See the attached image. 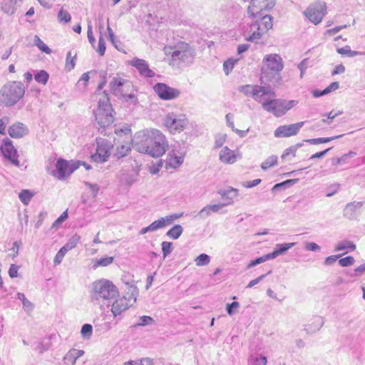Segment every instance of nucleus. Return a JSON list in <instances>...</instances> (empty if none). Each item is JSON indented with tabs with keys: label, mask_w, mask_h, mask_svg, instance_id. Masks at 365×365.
<instances>
[{
	"label": "nucleus",
	"mask_w": 365,
	"mask_h": 365,
	"mask_svg": "<svg viewBox=\"0 0 365 365\" xmlns=\"http://www.w3.org/2000/svg\"><path fill=\"white\" fill-rule=\"evenodd\" d=\"M295 243H284V244H277L276 245L274 250L272 252L269 253V257H271L272 259L276 258L280 255L284 254L285 252H287L288 250L294 247Z\"/></svg>",
	"instance_id": "nucleus-28"
},
{
	"label": "nucleus",
	"mask_w": 365,
	"mask_h": 365,
	"mask_svg": "<svg viewBox=\"0 0 365 365\" xmlns=\"http://www.w3.org/2000/svg\"><path fill=\"white\" fill-rule=\"evenodd\" d=\"M25 87L20 81H11L0 91V104L10 107L19 102L24 96Z\"/></svg>",
	"instance_id": "nucleus-7"
},
{
	"label": "nucleus",
	"mask_w": 365,
	"mask_h": 365,
	"mask_svg": "<svg viewBox=\"0 0 365 365\" xmlns=\"http://www.w3.org/2000/svg\"><path fill=\"white\" fill-rule=\"evenodd\" d=\"M58 19L60 22L68 23L71 21V17L70 14L64 11L63 9H61L58 14Z\"/></svg>",
	"instance_id": "nucleus-49"
},
{
	"label": "nucleus",
	"mask_w": 365,
	"mask_h": 365,
	"mask_svg": "<svg viewBox=\"0 0 365 365\" xmlns=\"http://www.w3.org/2000/svg\"><path fill=\"white\" fill-rule=\"evenodd\" d=\"M297 101L294 100L291 101H285L282 99V107L281 110L283 111V115L286 114V113L290 110L291 108H294L297 104Z\"/></svg>",
	"instance_id": "nucleus-44"
},
{
	"label": "nucleus",
	"mask_w": 365,
	"mask_h": 365,
	"mask_svg": "<svg viewBox=\"0 0 365 365\" xmlns=\"http://www.w3.org/2000/svg\"><path fill=\"white\" fill-rule=\"evenodd\" d=\"M93 333V327L89 324H85L83 325L81 334L83 338L88 339L91 336Z\"/></svg>",
	"instance_id": "nucleus-46"
},
{
	"label": "nucleus",
	"mask_w": 365,
	"mask_h": 365,
	"mask_svg": "<svg viewBox=\"0 0 365 365\" xmlns=\"http://www.w3.org/2000/svg\"><path fill=\"white\" fill-rule=\"evenodd\" d=\"M34 45L36 46L40 51L47 54L51 53V50L49 47L43 43V41L38 36H35L34 39Z\"/></svg>",
	"instance_id": "nucleus-37"
},
{
	"label": "nucleus",
	"mask_w": 365,
	"mask_h": 365,
	"mask_svg": "<svg viewBox=\"0 0 365 365\" xmlns=\"http://www.w3.org/2000/svg\"><path fill=\"white\" fill-rule=\"evenodd\" d=\"M81 237L76 234L73 235L66 243L63 247H62L66 252L73 249L76 247L77 244L79 242Z\"/></svg>",
	"instance_id": "nucleus-35"
},
{
	"label": "nucleus",
	"mask_w": 365,
	"mask_h": 365,
	"mask_svg": "<svg viewBox=\"0 0 365 365\" xmlns=\"http://www.w3.org/2000/svg\"><path fill=\"white\" fill-rule=\"evenodd\" d=\"M188 120L185 115L168 113L164 118V125L173 134L182 132L187 125Z\"/></svg>",
	"instance_id": "nucleus-10"
},
{
	"label": "nucleus",
	"mask_w": 365,
	"mask_h": 365,
	"mask_svg": "<svg viewBox=\"0 0 365 365\" xmlns=\"http://www.w3.org/2000/svg\"><path fill=\"white\" fill-rule=\"evenodd\" d=\"M262 108L268 113H272L274 116L279 118L283 116V111L281 110L282 99L280 98H267L262 103Z\"/></svg>",
	"instance_id": "nucleus-17"
},
{
	"label": "nucleus",
	"mask_w": 365,
	"mask_h": 365,
	"mask_svg": "<svg viewBox=\"0 0 365 365\" xmlns=\"http://www.w3.org/2000/svg\"><path fill=\"white\" fill-rule=\"evenodd\" d=\"M267 363V359L266 356H251L249 359L248 365H266Z\"/></svg>",
	"instance_id": "nucleus-41"
},
{
	"label": "nucleus",
	"mask_w": 365,
	"mask_h": 365,
	"mask_svg": "<svg viewBox=\"0 0 365 365\" xmlns=\"http://www.w3.org/2000/svg\"><path fill=\"white\" fill-rule=\"evenodd\" d=\"M106 43L102 36L99 38L98 40V52L100 56H103L106 51Z\"/></svg>",
	"instance_id": "nucleus-62"
},
{
	"label": "nucleus",
	"mask_w": 365,
	"mask_h": 365,
	"mask_svg": "<svg viewBox=\"0 0 365 365\" xmlns=\"http://www.w3.org/2000/svg\"><path fill=\"white\" fill-rule=\"evenodd\" d=\"M0 149L2 155L6 160L12 165L20 167V162L18 160L19 155L11 140L9 138H4Z\"/></svg>",
	"instance_id": "nucleus-12"
},
{
	"label": "nucleus",
	"mask_w": 365,
	"mask_h": 365,
	"mask_svg": "<svg viewBox=\"0 0 365 365\" xmlns=\"http://www.w3.org/2000/svg\"><path fill=\"white\" fill-rule=\"evenodd\" d=\"M76 56V55H75L73 57H72L71 51L68 52V53H67L66 66V68H68V71H71L75 67V65H76V63H75Z\"/></svg>",
	"instance_id": "nucleus-51"
},
{
	"label": "nucleus",
	"mask_w": 365,
	"mask_h": 365,
	"mask_svg": "<svg viewBox=\"0 0 365 365\" xmlns=\"http://www.w3.org/2000/svg\"><path fill=\"white\" fill-rule=\"evenodd\" d=\"M130 65L135 67L143 77L151 78L155 75L154 71L150 69L148 62L144 59L133 58L130 61Z\"/></svg>",
	"instance_id": "nucleus-19"
},
{
	"label": "nucleus",
	"mask_w": 365,
	"mask_h": 365,
	"mask_svg": "<svg viewBox=\"0 0 365 365\" xmlns=\"http://www.w3.org/2000/svg\"><path fill=\"white\" fill-rule=\"evenodd\" d=\"M135 365H153L152 360L149 358H144L139 361H133Z\"/></svg>",
	"instance_id": "nucleus-64"
},
{
	"label": "nucleus",
	"mask_w": 365,
	"mask_h": 365,
	"mask_svg": "<svg viewBox=\"0 0 365 365\" xmlns=\"http://www.w3.org/2000/svg\"><path fill=\"white\" fill-rule=\"evenodd\" d=\"M183 232V228L180 225H175L171 229H170L166 235L173 240L178 239Z\"/></svg>",
	"instance_id": "nucleus-34"
},
{
	"label": "nucleus",
	"mask_w": 365,
	"mask_h": 365,
	"mask_svg": "<svg viewBox=\"0 0 365 365\" xmlns=\"http://www.w3.org/2000/svg\"><path fill=\"white\" fill-rule=\"evenodd\" d=\"M80 163L81 161L69 162L62 158L58 159L56 164L58 178L61 180L69 175L79 168Z\"/></svg>",
	"instance_id": "nucleus-14"
},
{
	"label": "nucleus",
	"mask_w": 365,
	"mask_h": 365,
	"mask_svg": "<svg viewBox=\"0 0 365 365\" xmlns=\"http://www.w3.org/2000/svg\"><path fill=\"white\" fill-rule=\"evenodd\" d=\"M112 112L113 109L110 103L108 94L103 91L102 98L98 101V106L94 111L95 126L101 133H103L106 128L113 123L114 117Z\"/></svg>",
	"instance_id": "nucleus-4"
},
{
	"label": "nucleus",
	"mask_w": 365,
	"mask_h": 365,
	"mask_svg": "<svg viewBox=\"0 0 365 365\" xmlns=\"http://www.w3.org/2000/svg\"><path fill=\"white\" fill-rule=\"evenodd\" d=\"M140 322L137 324V326H147L152 324L154 322V319L149 316H143L140 318Z\"/></svg>",
	"instance_id": "nucleus-55"
},
{
	"label": "nucleus",
	"mask_w": 365,
	"mask_h": 365,
	"mask_svg": "<svg viewBox=\"0 0 365 365\" xmlns=\"http://www.w3.org/2000/svg\"><path fill=\"white\" fill-rule=\"evenodd\" d=\"M17 1L18 0H3L1 4L2 11L9 15L14 14Z\"/></svg>",
	"instance_id": "nucleus-31"
},
{
	"label": "nucleus",
	"mask_w": 365,
	"mask_h": 365,
	"mask_svg": "<svg viewBox=\"0 0 365 365\" xmlns=\"http://www.w3.org/2000/svg\"><path fill=\"white\" fill-rule=\"evenodd\" d=\"M337 52L341 55H346L349 56H354L356 54V52L351 51L350 47L348 46L338 48Z\"/></svg>",
	"instance_id": "nucleus-56"
},
{
	"label": "nucleus",
	"mask_w": 365,
	"mask_h": 365,
	"mask_svg": "<svg viewBox=\"0 0 365 365\" xmlns=\"http://www.w3.org/2000/svg\"><path fill=\"white\" fill-rule=\"evenodd\" d=\"M34 195L29 190H23L19 192V197L22 203L28 205L33 197Z\"/></svg>",
	"instance_id": "nucleus-40"
},
{
	"label": "nucleus",
	"mask_w": 365,
	"mask_h": 365,
	"mask_svg": "<svg viewBox=\"0 0 365 365\" xmlns=\"http://www.w3.org/2000/svg\"><path fill=\"white\" fill-rule=\"evenodd\" d=\"M138 173L134 169L125 170H122L119 175L120 182L125 185L130 186L138 179Z\"/></svg>",
	"instance_id": "nucleus-22"
},
{
	"label": "nucleus",
	"mask_w": 365,
	"mask_h": 365,
	"mask_svg": "<svg viewBox=\"0 0 365 365\" xmlns=\"http://www.w3.org/2000/svg\"><path fill=\"white\" fill-rule=\"evenodd\" d=\"M308 59H304L298 65V68L300 70V78L303 77V75L305 72V70L308 67Z\"/></svg>",
	"instance_id": "nucleus-60"
},
{
	"label": "nucleus",
	"mask_w": 365,
	"mask_h": 365,
	"mask_svg": "<svg viewBox=\"0 0 365 365\" xmlns=\"http://www.w3.org/2000/svg\"><path fill=\"white\" fill-rule=\"evenodd\" d=\"M133 148L153 158L162 156L168 144L165 136L158 130L151 129L139 132L133 140Z\"/></svg>",
	"instance_id": "nucleus-1"
},
{
	"label": "nucleus",
	"mask_w": 365,
	"mask_h": 365,
	"mask_svg": "<svg viewBox=\"0 0 365 365\" xmlns=\"http://www.w3.org/2000/svg\"><path fill=\"white\" fill-rule=\"evenodd\" d=\"M8 132L11 138H20L26 135L29 130L24 124L17 122L9 127Z\"/></svg>",
	"instance_id": "nucleus-23"
},
{
	"label": "nucleus",
	"mask_w": 365,
	"mask_h": 365,
	"mask_svg": "<svg viewBox=\"0 0 365 365\" xmlns=\"http://www.w3.org/2000/svg\"><path fill=\"white\" fill-rule=\"evenodd\" d=\"M97 149L95 154L91 156L92 160L96 163L107 161L110 155V145L105 139L97 140Z\"/></svg>",
	"instance_id": "nucleus-15"
},
{
	"label": "nucleus",
	"mask_w": 365,
	"mask_h": 365,
	"mask_svg": "<svg viewBox=\"0 0 365 365\" xmlns=\"http://www.w3.org/2000/svg\"><path fill=\"white\" fill-rule=\"evenodd\" d=\"M17 298L22 302V304L24 308L33 309L32 303L26 298L24 294L20 292L17 293Z\"/></svg>",
	"instance_id": "nucleus-50"
},
{
	"label": "nucleus",
	"mask_w": 365,
	"mask_h": 365,
	"mask_svg": "<svg viewBox=\"0 0 365 365\" xmlns=\"http://www.w3.org/2000/svg\"><path fill=\"white\" fill-rule=\"evenodd\" d=\"M262 67L261 83L267 84L279 78V72L283 69L282 58L277 53L268 54L264 57Z\"/></svg>",
	"instance_id": "nucleus-5"
},
{
	"label": "nucleus",
	"mask_w": 365,
	"mask_h": 365,
	"mask_svg": "<svg viewBox=\"0 0 365 365\" xmlns=\"http://www.w3.org/2000/svg\"><path fill=\"white\" fill-rule=\"evenodd\" d=\"M346 249L354 251L356 249V245L351 241H343L337 244L334 250L339 252Z\"/></svg>",
	"instance_id": "nucleus-38"
},
{
	"label": "nucleus",
	"mask_w": 365,
	"mask_h": 365,
	"mask_svg": "<svg viewBox=\"0 0 365 365\" xmlns=\"http://www.w3.org/2000/svg\"><path fill=\"white\" fill-rule=\"evenodd\" d=\"M113 262V257H106L101 259H97L96 260L95 264L93 265V267L96 268L97 267H106L110 264Z\"/></svg>",
	"instance_id": "nucleus-43"
},
{
	"label": "nucleus",
	"mask_w": 365,
	"mask_h": 365,
	"mask_svg": "<svg viewBox=\"0 0 365 365\" xmlns=\"http://www.w3.org/2000/svg\"><path fill=\"white\" fill-rule=\"evenodd\" d=\"M184 160L182 155H177L174 150L170 151L167 157L166 164L168 167L177 168L180 167Z\"/></svg>",
	"instance_id": "nucleus-26"
},
{
	"label": "nucleus",
	"mask_w": 365,
	"mask_h": 365,
	"mask_svg": "<svg viewBox=\"0 0 365 365\" xmlns=\"http://www.w3.org/2000/svg\"><path fill=\"white\" fill-rule=\"evenodd\" d=\"M240 307V304L237 302H233L231 304H227L226 307V311L230 316L235 314V309Z\"/></svg>",
	"instance_id": "nucleus-58"
},
{
	"label": "nucleus",
	"mask_w": 365,
	"mask_h": 365,
	"mask_svg": "<svg viewBox=\"0 0 365 365\" xmlns=\"http://www.w3.org/2000/svg\"><path fill=\"white\" fill-rule=\"evenodd\" d=\"M118 295V288L110 280L101 279L92 284L91 299L93 302L97 303L100 299L110 301Z\"/></svg>",
	"instance_id": "nucleus-6"
},
{
	"label": "nucleus",
	"mask_w": 365,
	"mask_h": 365,
	"mask_svg": "<svg viewBox=\"0 0 365 365\" xmlns=\"http://www.w3.org/2000/svg\"><path fill=\"white\" fill-rule=\"evenodd\" d=\"M68 218V212H67V210L64 211L61 215L60 217H58L57 218V220H56L54 221V222L53 223L52 225V227L53 228H56L60 224H61L63 221H65L66 219Z\"/></svg>",
	"instance_id": "nucleus-57"
},
{
	"label": "nucleus",
	"mask_w": 365,
	"mask_h": 365,
	"mask_svg": "<svg viewBox=\"0 0 365 365\" xmlns=\"http://www.w3.org/2000/svg\"><path fill=\"white\" fill-rule=\"evenodd\" d=\"M130 150V146L129 144L122 145L118 147L115 155L118 158H123L125 156L128 152Z\"/></svg>",
	"instance_id": "nucleus-45"
},
{
	"label": "nucleus",
	"mask_w": 365,
	"mask_h": 365,
	"mask_svg": "<svg viewBox=\"0 0 365 365\" xmlns=\"http://www.w3.org/2000/svg\"><path fill=\"white\" fill-rule=\"evenodd\" d=\"M239 190L230 187L228 189H220L217 193L222 197L223 202H220L223 207L232 205L234 200L237 197Z\"/></svg>",
	"instance_id": "nucleus-21"
},
{
	"label": "nucleus",
	"mask_w": 365,
	"mask_h": 365,
	"mask_svg": "<svg viewBox=\"0 0 365 365\" xmlns=\"http://www.w3.org/2000/svg\"><path fill=\"white\" fill-rule=\"evenodd\" d=\"M342 136H343V135H336V136H334V137H331V138H312V139L305 140L304 141L307 142L310 144H312V145H317V144H320V143H326L330 142L333 140L339 138Z\"/></svg>",
	"instance_id": "nucleus-36"
},
{
	"label": "nucleus",
	"mask_w": 365,
	"mask_h": 365,
	"mask_svg": "<svg viewBox=\"0 0 365 365\" xmlns=\"http://www.w3.org/2000/svg\"><path fill=\"white\" fill-rule=\"evenodd\" d=\"M195 261L197 266H204L209 264L210 258L206 254H201L195 259Z\"/></svg>",
	"instance_id": "nucleus-47"
},
{
	"label": "nucleus",
	"mask_w": 365,
	"mask_h": 365,
	"mask_svg": "<svg viewBox=\"0 0 365 365\" xmlns=\"http://www.w3.org/2000/svg\"><path fill=\"white\" fill-rule=\"evenodd\" d=\"M269 96L272 97H275V93L269 86H262L257 85V101L258 103H262L263 101V96Z\"/></svg>",
	"instance_id": "nucleus-30"
},
{
	"label": "nucleus",
	"mask_w": 365,
	"mask_h": 365,
	"mask_svg": "<svg viewBox=\"0 0 365 365\" xmlns=\"http://www.w3.org/2000/svg\"><path fill=\"white\" fill-rule=\"evenodd\" d=\"M48 73L44 71V70H41L40 71H38L35 76H34V78L35 80L40 83H42L43 85H46L48 80Z\"/></svg>",
	"instance_id": "nucleus-42"
},
{
	"label": "nucleus",
	"mask_w": 365,
	"mask_h": 365,
	"mask_svg": "<svg viewBox=\"0 0 365 365\" xmlns=\"http://www.w3.org/2000/svg\"><path fill=\"white\" fill-rule=\"evenodd\" d=\"M110 90L115 96H123L127 101H130L133 103H137V98L135 95L127 92L132 87L131 83L120 77H114L110 83Z\"/></svg>",
	"instance_id": "nucleus-9"
},
{
	"label": "nucleus",
	"mask_w": 365,
	"mask_h": 365,
	"mask_svg": "<svg viewBox=\"0 0 365 365\" xmlns=\"http://www.w3.org/2000/svg\"><path fill=\"white\" fill-rule=\"evenodd\" d=\"M9 123V118L4 117L0 119V133L2 135L5 134V129L6 125Z\"/></svg>",
	"instance_id": "nucleus-61"
},
{
	"label": "nucleus",
	"mask_w": 365,
	"mask_h": 365,
	"mask_svg": "<svg viewBox=\"0 0 365 365\" xmlns=\"http://www.w3.org/2000/svg\"><path fill=\"white\" fill-rule=\"evenodd\" d=\"M277 159L278 158L277 155L269 156L261 164V168L263 170H266L268 168L275 165L277 163Z\"/></svg>",
	"instance_id": "nucleus-39"
},
{
	"label": "nucleus",
	"mask_w": 365,
	"mask_h": 365,
	"mask_svg": "<svg viewBox=\"0 0 365 365\" xmlns=\"http://www.w3.org/2000/svg\"><path fill=\"white\" fill-rule=\"evenodd\" d=\"M364 202L354 201L347 203L343 210V216L349 220H356L360 215Z\"/></svg>",
	"instance_id": "nucleus-18"
},
{
	"label": "nucleus",
	"mask_w": 365,
	"mask_h": 365,
	"mask_svg": "<svg viewBox=\"0 0 365 365\" xmlns=\"http://www.w3.org/2000/svg\"><path fill=\"white\" fill-rule=\"evenodd\" d=\"M96 73V71H90L88 72L84 73L82 74L81 77L80 78L78 81V83L81 81H83V86L84 88L86 87L87 83L90 79L89 74Z\"/></svg>",
	"instance_id": "nucleus-59"
},
{
	"label": "nucleus",
	"mask_w": 365,
	"mask_h": 365,
	"mask_svg": "<svg viewBox=\"0 0 365 365\" xmlns=\"http://www.w3.org/2000/svg\"><path fill=\"white\" fill-rule=\"evenodd\" d=\"M153 90L160 99L165 101L177 98L180 94V91L178 89L171 88L163 83H156L153 86Z\"/></svg>",
	"instance_id": "nucleus-13"
},
{
	"label": "nucleus",
	"mask_w": 365,
	"mask_h": 365,
	"mask_svg": "<svg viewBox=\"0 0 365 365\" xmlns=\"http://www.w3.org/2000/svg\"><path fill=\"white\" fill-rule=\"evenodd\" d=\"M303 143H297L294 145L290 146L289 148H287L283 154L282 155L281 158L283 160H290L289 156L294 157L296 155L297 150L302 146Z\"/></svg>",
	"instance_id": "nucleus-33"
},
{
	"label": "nucleus",
	"mask_w": 365,
	"mask_h": 365,
	"mask_svg": "<svg viewBox=\"0 0 365 365\" xmlns=\"http://www.w3.org/2000/svg\"><path fill=\"white\" fill-rule=\"evenodd\" d=\"M326 4L318 2L310 5L304 11L306 17L314 24L320 23L326 14Z\"/></svg>",
	"instance_id": "nucleus-11"
},
{
	"label": "nucleus",
	"mask_w": 365,
	"mask_h": 365,
	"mask_svg": "<svg viewBox=\"0 0 365 365\" xmlns=\"http://www.w3.org/2000/svg\"><path fill=\"white\" fill-rule=\"evenodd\" d=\"M355 262V259L351 256H348L344 258H341L339 260V264L341 267H348L352 265Z\"/></svg>",
	"instance_id": "nucleus-54"
},
{
	"label": "nucleus",
	"mask_w": 365,
	"mask_h": 365,
	"mask_svg": "<svg viewBox=\"0 0 365 365\" xmlns=\"http://www.w3.org/2000/svg\"><path fill=\"white\" fill-rule=\"evenodd\" d=\"M297 181H298V179L287 180H285V181H284L282 182L276 184L275 185H274V187H272V190L274 192V191H276V190L277 189V187H287L289 185H292L295 184Z\"/></svg>",
	"instance_id": "nucleus-52"
},
{
	"label": "nucleus",
	"mask_w": 365,
	"mask_h": 365,
	"mask_svg": "<svg viewBox=\"0 0 365 365\" xmlns=\"http://www.w3.org/2000/svg\"><path fill=\"white\" fill-rule=\"evenodd\" d=\"M166 56H170L169 64L172 66H180L182 63H191L195 56V49L189 43L180 41L173 46H165Z\"/></svg>",
	"instance_id": "nucleus-3"
},
{
	"label": "nucleus",
	"mask_w": 365,
	"mask_h": 365,
	"mask_svg": "<svg viewBox=\"0 0 365 365\" xmlns=\"http://www.w3.org/2000/svg\"><path fill=\"white\" fill-rule=\"evenodd\" d=\"M183 215V212L180 213H174L172 215H169L165 216V217H160V219L153 222L150 226L152 230V232H155L159 229L163 228L170 224L172 222L181 217Z\"/></svg>",
	"instance_id": "nucleus-20"
},
{
	"label": "nucleus",
	"mask_w": 365,
	"mask_h": 365,
	"mask_svg": "<svg viewBox=\"0 0 365 365\" xmlns=\"http://www.w3.org/2000/svg\"><path fill=\"white\" fill-rule=\"evenodd\" d=\"M66 252H67L63 247L58 250L53 259L55 265H58L61 262Z\"/></svg>",
	"instance_id": "nucleus-53"
},
{
	"label": "nucleus",
	"mask_w": 365,
	"mask_h": 365,
	"mask_svg": "<svg viewBox=\"0 0 365 365\" xmlns=\"http://www.w3.org/2000/svg\"><path fill=\"white\" fill-rule=\"evenodd\" d=\"M222 207L221 203L215 205H208L200 210L197 216L200 219H204L211 215V212H218Z\"/></svg>",
	"instance_id": "nucleus-27"
},
{
	"label": "nucleus",
	"mask_w": 365,
	"mask_h": 365,
	"mask_svg": "<svg viewBox=\"0 0 365 365\" xmlns=\"http://www.w3.org/2000/svg\"><path fill=\"white\" fill-rule=\"evenodd\" d=\"M237 155L228 147H224L220 152L219 158L221 162L226 164H232L236 162Z\"/></svg>",
	"instance_id": "nucleus-24"
},
{
	"label": "nucleus",
	"mask_w": 365,
	"mask_h": 365,
	"mask_svg": "<svg viewBox=\"0 0 365 365\" xmlns=\"http://www.w3.org/2000/svg\"><path fill=\"white\" fill-rule=\"evenodd\" d=\"M138 292L135 287H131L125 296L116 299L112 304L111 312L115 317L120 315L135 302Z\"/></svg>",
	"instance_id": "nucleus-8"
},
{
	"label": "nucleus",
	"mask_w": 365,
	"mask_h": 365,
	"mask_svg": "<svg viewBox=\"0 0 365 365\" xmlns=\"http://www.w3.org/2000/svg\"><path fill=\"white\" fill-rule=\"evenodd\" d=\"M240 92H242L246 96H252V98L257 101V85H245L239 88Z\"/></svg>",
	"instance_id": "nucleus-32"
},
{
	"label": "nucleus",
	"mask_w": 365,
	"mask_h": 365,
	"mask_svg": "<svg viewBox=\"0 0 365 365\" xmlns=\"http://www.w3.org/2000/svg\"><path fill=\"white\" fill-rule=\"evenodd\" d=\"M84 351L76 349H71L63 357V361L64 365H74L76 360L83 356Z\"/></svg>",
	"instance_id": "nucleus-25"
},
{
	"label": "nucleus",
	"mask_w": 365,
	"mask_h": 365,
	"mask_svg": "<svg viewBox=\"0 0 365 365\" xmlns=\"http://www.w3.org/2000/svg\"><path fill=\"white\" fill-rule=\"evenodd\" d=\"M163 257L165 258L173 250V243L164 241L161 244Z\"/></svg>",
	"instance_id": "nucleus-48"
},
{
	"label": "nucleus",
	"mask_w": 365,
	"mask_h": 365,
	"mask_svg": "<svg viewBox=\"0 0 365 365\" xmlns=\"http://www.w3.org/2000/svg\"><path fill=\"white\" fill-rule=\"evenodd\" d=\"M266 6L267 3L264 0H251L248 6V14L255 18L259 15V18L250 24L249 32L251 35L246 37L247 41L257 42L263 34L272 28V17L269 15L261 16L260 14Z\"/></svg>",
	"instance_id": "nucleus-2"
},
{
	"label": "nucleus",
	"mask_w": 365,
	"mask_h": 365,
	"mask_svg": "<svg viewBox=\"0 0 365 365\" xmlns=\"http://www.w3.org/2000/svg\"><path fill=\"white\" fill-rule=\"evenodd\" d=\"M323 325V319L320 317H317L314 319V321L312 324L305 326L304 329L308 334H312L319 331Z\"/></svg>",
	"instance_id": "nucleus-29"
},
{
	"label": "nucleus",
	"mask_w": 365,
	"mask_h": 365,
	"mask_svg": "<svg viewBox=\"0 0 365 365\" xmlns=\"http://www.w3.org/2000/svg\"><path fill=\"white\" fill-rule=\"evenodd\" d=\"M304 122L279 126L274 133L276 138H287L297 135L304 125Z\"/></svg>",
	"instance_id": "nucleus-16"
},
{
	"label": "nucleus",
	"mask_w": 365,
	"mask_h": 365,
	"mask_svg": "<svg viewBox=\"0 0 365 365\" xmlns=\"http://www.w3.org/2000/svg\"><path fill=\"white\" fill-rule=\"evenodd\" d=\"M50 347V342L48 340L47 341H42L39 343L37 349L39 350L40 353H43L47 350H48Z\"/></svg>",
	"instance_id": "nucleus-63"
}]
</instances>
